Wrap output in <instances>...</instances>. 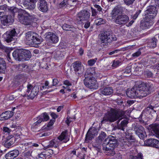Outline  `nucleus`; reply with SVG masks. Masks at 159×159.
I'll return each instance as SVG.
<instances>
[{"mask_svg":"<svg viewBox=\"0 0 159 159\" xmlns=\"http://www.w3.org/2000/svg\"><path fill=\"white\" fill-rule=\"evenodd\" d=\"M124 114V111L120 109L111 108L108 109L107 112L105 114L103 120L101 121V123H111L119 120L117 121L118 124L120 120L123 118Z\"/></svg>","mask_w":159,"mask_h":159,"instance_id":"nucleus-1","label":"nucleus"},{"mask_svg":"<svg viewBox=\"0 0 159 159\" xmlns=\"http://www.w3.org/2000/svg\"><path fill=\"white\" fill-rule=\"evenodd\" d=\"M25 34V42L27 45H37L40 44L43 41L41 36L34 32L28 31Z\"/></svg>","mask_w":159,"mask_h":159,"instance_id":"nucleus-2","label":"nucleus"},{"mask_svg":"<svg viewBox=\"0 0 159 159\" xmlns=\"http://www.w3.org/2000/svg\"><path fill=\"white\" fill-rule=\"evenodd\" d=\"M12 56L16 61H24L28 60L31 57V53L29 50L17 49L12 53Z\"/></svg>","mask_w":159,"mask_h":159,"instance_id":"nucleus-3","label":"nucleus"},{"mask_svg":"<svg viewBox=\"0 0 159 159\" xmlns=\"http://www.w3.org/2000/svg\"><path fill=\"white\" fill-rule=\"evenodd\" d=\"M138 98H143L149 94L153 89V85L150 83H142L138 86L136 85Z\"/></svg>","mask_w":159,"mask_h":159,"instance_id":"nucleus-4","label":"nucleus"},{"mask_svg":"<svg viewBox=\"0 0 159 159\" xmlns=\"http://www.w3.org/2000/svg\"><path fill=\"white\" fill-rule=\"evenodd\" d=\"M70 138L67 131L62 132L57 138H54L50 141L49 146L50 147L57 148L60 144L63 143H66L69 140Z\"/></svg>","mask_w":159,"mask_h":159,"instance_id":"nucleus-5","label":"nucleus"},{"mask_svg":"<svg viewBox=\"0 0 159 159\" xmlns=\"http://www.w3.org/2000/svg\"><path fill=\"white\" fill-rule=\"evenodd\" d=\"M101 46L106 48L113 41H116V38L111 35V32L109 31H105L102 33L100 37Z\"/></svg>","mask_w":159,"mask_h":159,"instance_id":"nucleus-6","label":"nucleus"},{"mask_svg":"<svg viewBox=\"0 0 159 159\" xmlns=\"http://www.w3.org/2000/svg\"><path fill=\"white\" fill-rule=\"evenodd\" d=\"M27 90L26 95L28 99H33L38 94L39 91V87L38 86H33L30 84L27 86Z\"/></svg>","mask_w":159,"mask_h":159,"instance_id":"nucleus-7","label":"nucleus"},{"mask_svg":"<svg viewBox=\"0 0 159 159\" xmlns=\"http://www.w3.org/2000/svg\"><path fill=\"white\" fill-rule=\"evenodd\" d=\"M90 16V12L84 9L78 13L76 19L79 23L80 22H83L89 20Z\"/></svg>","mask_w":159,"mask_h":159,"instance_id":"nucleus-8","label":"nucleus"},{"mask_svg":"<svg viewBox=\"0 0 159 159\" xmlns=\"http://www.w3.org/2000/svg\"><path fill=\"white\" fill-rule=\"evenodd\" d=\"M75 74L79 76H81L84 71L83 65L80 61H76L72 64Z\"/></svg>","mask_w":159,"mask_h":159,"instance_id":"nucleus-9","label":"nucleus"},{"mask_svg":"<svg viewBox=\"0 0 159 159\" xmlns=\"http://www.w3.org/2000/svg\"><path fill=\"white\" fill-rule=\"evenodd\" d=\"M17 35L16 32L14 29L8 31L3 35L4 40L9 43L15 40Z\"/></svg>","mask_w":159,"mask_h":159,"instance_id":"nucleus-10","label":"nucleus"},{"mask_svg":"<svg viewBox=\"0 0 159 159\" xmlns=\"http://www.w3.org/2000/svg\"><path fill=\"white\" fill-rule=\"evenodd\" d=\"M84 82L85 86L88 88L94 89L98 88V84L94 78H85Z\"/></svg>","mask_w":159,"mask_h":159,"instance_id":"nucleus-11","label":"nucleus"},{"mask_svg":"<svg viewBox=\"0 0 159 159\" xmlns=\"http://www.w3.org/2000/svg\"><path fill=\"white\" fill-rule=\"evenodd\" d=\"M129 19V17L127 15H119L116 17L114 22L117 25V26H119L125 24L128 22Z\"/></svg>","mask_w":159,"mask_h":159,"instance_id":"nucleus-12","label":"nucleus"},{"mask_svg":"<svg viewBox=\"0 0 159 159\" xmlns=\"http://www.w3.org/2000/svg\"><path fill=\"white\" fill-rule=\"evenodd\" d=\"M132 126L136 134L140 139L144 138L146 133L143 127L136 123L133 124Z\"/></svg>","mask_w":159,"mask_h":159,"instance_id":"nucleus-13","label":"nucleus"},{"mask_svg":"<svg viewBox=\"0 0 159 159\" xmlns=\"http://www.w3.org/2000/svg\"><path fill=\"white\" fill-rule=\"evenodd\" d=\"M102 147L103 150L107 155L113 156L116 154L115 149L117 147L108 144L107 143H103Z\"/></svg>","mask_w":159,"mask_h":159,"instance_id":"nucleus-14","label":"nucleus"},{"mask_svg":"<svg viewBox=\"0 0 159 159\" xmlns=\"http://www.w3.org/2000/svg\"><path fill=\"white\" fill-rule=\"evenodd\" d=\"M49 119L48 115L46 112L42 113L39 116L34 119L36 122L34 123V126L37 125L38 124L41 123L42 122L46 121Z\"/></svg>","mask_w":159,"mask_h":159,"instance_id":"nucleus-15","label":"nucleus"},{"mask_svg":"<svg viewBox=\"0 0 159 159\" xmlns=\"http://www.w3.org/2000/svg\"><path fill=\"white\" fill-rule=\"evenodd\" d=\"M19 21L22 24L26 25H30V20L29 19L28 16L25 15V13H19L18 15Z\"/></svg>","mask_w":159,"mask_h":159,"instance_id":"nucleus-16","label":"nucleus"},{"mask_svg":"<svg viewBox=\"0 0 159 159\" xmlns=\"http://www.w3.org/2000/svg\"><path fill=\"white\" fill-rule=\"evenodd\" d=\"M46 38L51 43L55 44L57 43L58 41V37L55 34L50 32H47L45 34Z\"/></svg>","mask_w":159,"mask_h":159,"instance_id":"nucleus-17","label":"nucleus"},{"mask_svg":"<svg viewBox=\"0 0 159 159\" xmlns=\"http://www.w3.org/2000/svg\"><path fill=\"white\" fill-rule=\"evenodd\" d=\"M2 24L4 25H7L8 23H12L14 21L13 17L11 15H4L1 18Z\"/></svg>","mask_w":159,"mask_h":159,"instance_id":"nucleus-18","label":"nucleus"},{"mask_svg":"<svg viewBox=\"0 0 159 159\" xmlns=\"http://www.w3.org/2000/svg\"><path fill=\"white\" fill-rule=\"evenodd\" d=\"M37 6L39 9L43 12H46L48 10L47 2L45 0H39Z\"/></svg>","mask_w":159,"mask_h":159,"instance_id":"nucleus-19","label":"nucleus"},{"mask_svg":"<svg viewBox=\"0 0 159 159\" xmlns=\"http://www.w3.org/2000/svg\"><path fill=\"white\" fill-rule=\"evenodd\" d=\"M13 115V112L11 111H7L3 112L0 114V120L4 121L7 120Z\"/></svg>","mask_w":159,"mask_h":159,"instance_id":"nucleus-20","label":"nucleus"},{"mask_svg":"<svg viewBox=\"0 0 159 159\" xmlns=\"http://www.w3.org/2000/svg\"><path fill=\"white\" fill-rule=\"evenodd\" d=\"M136 85L130 89H128L126 92L127 96L131 98H138V94H137Z\"/></svg>","mask_w":159,"mask_h":159,"instance_id":"nucleus-21","label":"nucleus"},{"mask_svg":"<svg viewBox=\"0 0 159 159\" xmlns=\"http://www.w3.org/2000/svg\"><path fill=\"white\" fill-rule=\"evenodd\" d=\"M124 8L120 6H117L111 12V15L112 17H116L119 14H121L122 13Z\"/></svg>","mask_w":159,"mask_h":159,"instance_id":"nucleus-22","label":"nucleus"},{"mask_svg":"<svg viewBox=\"0 0 159 159\" xmlns=\"http://www.w3.org/2000/svg\"><path fill=\"white\" fill-rule=\"evenodd\" d=\"M19 152L18 150H14L11 151L5 155L6 159H14L19 154Z\"/></svg>","mask_w":159,"mask_h":159,"instance_id":"nucleus-23","label":"nucleus"},{"mask_svg":"<svg viewBox=\"0 0 159 159\" xmlns=\"http://www.w3.org/2000/svg\"><path fill=\"white\" fill-rule=\"evenodd\" d=\"M103 143H107V144L111 145L112 146H116L118 145V142L116 139L114 137H109L107 138L104 141Z\"/></svg>","mask_w":159,"mask_h":159,"instance_id":"nucleus-24","label":"nucleus"},{"mask_svg":"<svg viewBox=\"0 0 159 159\" xmlns=\"http://www.w3.org/2000/svg\"><path fill=\"white\" fill-rule=\"evenodd\" d=\"M16 141V138L13 137L8 136L6 138L4 145L6 147L9 148Z\"/></svg>","mask_w":159,"mask_h":159,"instance_id":"nucleus-25","label":"nucleus"},{"mask_svg":"<svg viewBox=\"0 0 159 159\" xmlns=\"http://www.w3.org/2000/svg\"><path fill=\"white\" fill-rule=\"evenodd\" d=\"M100 93L105 95H109L113 93V89L111 87H106L101 89Z\"/></svg>","mask_w":159,"mask_h":159,"instance_id":"nucleus-26","label":"nucleus"},{"mask_svg":"<svg viewBox=\"0 0 159 159\" xmlns=\"http://www.w3.org/2000/svg\"><path fill=\"white\" fill-rule=\"evenodd\" d=\"M157 39L155 37H153L148 40L147 46L150 48H154L157 47Z\"/></svg>","mask_w":159,"mask_h":159,"instance_id":"nucleus-27","label":"nucleus"},{"mask_svg":"<svg viewBox=\"0 0 159 159\" xmlns=\"http://www.w3.org/2000/svg\"><path fill=\"white\" fill-rule=\"evenodd\" d=\"M146 11L147 14H153L154 16H156L157 13V10L156 7L151 6L147 7Z\"/></svg>","mask_w":159,"mask_h":159,"instance_id":"nucleus-28","label":"nucleus"},{"mask_svg":"<svg viewBox=\"0 0 159 159\" xmlns=\"http://www.w3.org/2000/svg\"><path fill=\"white\" fill-rule=\"evenodd\" d=\"M152 25V22L151 21H148L145 20L144 21L140 24V27L141 29L143 30L148 28L150 26Z\"/></svg>","mask_w":159,"mask_h":159,"instance_id":"nucleus-29","label":"nucleus"},{"mask_svg":"<svg viewBox=\"0 0 159 159\" xmlns=\"http://www.w3.org/2000/svg\"><path fill=\"white\" fill-rule=\"evenodd\" d=\"M24 5L27 9L30 10H34L36 6V4L31 2L29 1L25 0V2L24 3Z\"/></svg>","mask_w":159,"mask_h":159,"instance_id":"nucleus-30","label":"nucleus"},{"mask_svg":"<svg viewBox=\"0 0 159 159\" xmlns=\"http://www.w3.org/2000/svg\"><path fill=\"white\" fill-rule=\"evenodd\" d=\"M91 67H90L87 68L84 75L85 78H94V72H92L93 73H91Z\"/></svg>","mask_w":159,"mask_h":159,"instance_id":"nucleus-31","label":"nucleus"},{"mask_svg":"<svg viewBox=\"0 0 159 159\" xmlns=\"http://www.w3.org/2000/svg\"><path fill=\"white\" fill-rule=\"evenodd\" d=\"M135 140H129L128 139H123L122 140H121L120 141L122 143V144L123 146H124L125 148H126V146L128 147L130 146L132 144L134 143Z\"/></svg>","mask_w":159,"mask_h":159,"instance_id":"nucleus-32","label":"nucleus"},{"mask_svg":"<svg viewBox=\"0 0 159 159\" xmlns=\"http://www.w3.org/2000/svg\"><path fill=\"white\" fill-rule=\"evenodd\" d=\"M128 123V120L125 119L122 120L120 124L118 125V127L119 129L124 131L125 127L126 126Z\"/></svg>","mask_w":159,"mask_h":159,"instance_id":"nucleus-33","label":"nucleus"},{"mask_svg":"<svg viewBox=\"0 0 159 159\" xmlns=\"http://www.w3.org/2000/svg\"><path fill=\"white\" fill-rule=\"evenodd\" d=\"M9 12L11 14V16H13L14 17V15L16 13L18 12L20 13L19 12L20 10L17 8L15 7H11L9 8H8Z\"/></svg>","mask_w":159,"mask_h":159,"instance_id":"nucleus-34","label":"nucleus"},{"mask_svg":"<svg viewBox=\"0 0 159 159\" xmlns=\"http://www.w3.org/2000/svg\"><path fill=\"white\" fill-rule=\"evenodd\" d=\"M156 139H150L146 140L144 142V144L147 146L152 147L154 143H156Z\"/></svg>","mask_w":159,"mask_h":159,"instance_id":"nucleus-35","label":"nucleus"},{"mask_svg":"<svg viewBox=\"0 0 159 159\" xmlns=\"http://www.w3.org/2000/svg\"><path fill=\"white\" fill-rule=\"evenodd\" d=\"M131 130L129 129L126 131L125 132L126 139H128L129 140H135V138L132 135V133L131 132Z\"/></svg>","mask_w":159,"mask_h":159,"instance_id":"nucleus-36","label":"nucleus"},{"mask_svg":"<svg viewBox=\"0 0 159 159\" xmlns=\"http://www.w3.org/2000/svg\"><path fill=\"white\" fill-rule=\"evenodd\" d=\"M102 143H99V141L96 140V141L93 143V147L98 152H99L101 148V144Z\"/></svg>","mask_w":159,"mask_h":159,"instance_id":"nucleus-37","label":"nucleus"},{"mask_svg":"<svg viewBox=\"0 0 159 159\" xmlns=\"http://www.w3.org/2000/svg\"><path fill=\"white\" fill-rule=\"evenodd\" d=\"M62 27L63 30L67 31L72 30V31H74L75 29L73 26L66 24L63 25Z\"/></svg>","mask_w":159,"mask_h":159,"instance_id":"nucleus-38","label":"nucleus"},{"mask_svg":"<svg viewBox=\"0 0 159 159\" xmlns=\"http://www.w3.org/2000/svg\"><path fill=\"white\" fill-rule=\"evenodd\" d=\"M129 158L130 159H144L143 154L140 152L136 155H130Z\"/></svg>","mask_w":159,"mask_h":159,"instance_id":"nucleus-39","label":"nucleus"},{"mask_svg":"<svg viewBox=\"0 0 159 159\" xmlns=\"http://www.w3.org/2000/svg\"><path fill=\"white\" fill-rule=\"evenodd\" d=\"M152 131L159 137V124H155L152 127Z\"/></svg>","mask_w":159,"mask_h":159,"instance_id":"nucleus-40","label":"nucleus"},{"mask_svg":"<svg viewBox=\"0 0 159 159\" xmlns=\"http://www.w3.org/2000/svg\"><path fill=\"white\" fill-rule=\"evenodd\" d=\"M94 137L93 135L91 133V132L89 130L86 135L85 139L86 142H89V141L91 140Z\"/></svg>","mask_w":159,"mask_h":159,"instance_id":"nucleus-41","label":"nucleus"},{"mask_svg":"<svg viewBox=\"0 0 159 159\" xmlns=\"http://www.w3.org/2000/svg\"><path fill=\"white\" fill-rule=\"evenodd\" d=\"M106 136V133L103 131H101V133L99 135L98 138L97 139V140L99 142V143L101 142L102 143V141L105 138Z\"/></svg>","mask_w":159,"mask_h":159,"instance_id":"nucleus-42","label":"nucleus"},{"mask_svg":"<svg viewBox=\"0 0 159 159\" xmlns=\"http://www.w3.org/2000/svg\"><path fill=\"white\" fill-rule=\"evenodd\" d=\"M24 146L25 147V148L26 151L32 149H33L32 144V142H28L27 143H24Z\"/></svg>","mask_w":159,"mask_h":159,"instance_id":"nucleus-43","label":"nucleus"},{"mask_svg":"<svg viewBox=\"0 0 159 159\" xmlns=\"http://www.w3.org/2000/svg\"><path fill=\"white\" fill-rule=\"evenodd\" d=\"M106 23V20L102 18L98 19L96 21V25H99L102 24H104Z\"/></svg>","mask_w":159,"mask_h":159,"instance_id":"nucleus-44","label":"nucleus"},{"mask_svg":"<svg viewBox=\"0 0 159 159\" xmlns=\"http://www.w3.org/2000/svg\"><path fill=\"white\" fill-rule=\"evenodd\" d=\"M148 15L147 16V17L146 18V20H147L148 21H151L152 22V24L153 23V19L154 18V17L156 16H154V14H148Z\"/></svg>","mask_w":159,"mask_h":159,"instance_id":"nucleus-45","label":"nucleus"},{"mask_svg":"<svg viewBox=\"0 0 159 159\" xmlns=\"http://www.w3.org/2000/svg\"><path fill=\"white\" fill-rule=\"evenodd\" d=\"M89 130L90 132H91V133H92L94 136L97 135L98 134V130L95 128L93 127L92 128H90L89 129Z\"/></svg>","mask_w":159,"mask_h":159,"instance_id":"nucleus-46","label":"nucleus"},{"mask_svg":"<svg viewBox=\"0 0 159 159\" xmlns=\"http://www.w3.org/2000/svg\"><path fill=\"white\" fill-rule=\"evenodd\" d=\"M97 60V58H95L94 59L89 60H88V64L89 66H93L94 64L96 62Z\"/></svg>","mask_w":159,"mask_h":159,"instance_id":"nucleus-47","label":"nucleus"},{"mask_svg":"<svg viewBox=\"0 0 159 159\" xmlns=\"http://www.w3.org/2000/svg\"><path fill=\"white\" fill-rule=\"evenodd\" d=\"M144 75L145 76H147L149 78L152 77L153 76V74L152 73L148 70L145 71L144 72Z\"/></svg>","mask_w":159,"mask_h":159,"instance_id":"nucleus-48","label":"nucleus"},{"mask_svg":"<svg viewBox=\"0 0 159 159\" xmlns=\"http://www.w3.org/2000/svg\"><path fill=\"white\" fill-rule=\"evenodd\" d=\"M141 54V52L140 51V50L139 49L137 52H135L133 53L132 55V57L134 58H136L139 56H140Z\"/></svg>","mask_w":159,"mask_h":159,"instance_id":"nucleus-49","label":"nucleus"},{"mask_svg":"<svg viewBox=\"0 0 159 159\" xmlns=\"http://www.w3.org/2000/svg\"><path fill=\"white\" fill-rule=\"evenodd\" d=\"M68 5L69 4L68 3L67 0H64L60 3L59 5V7L60 8H62Z\"/></svg>","mask_w":159,"mask_h":159,"instance_id":"nucleus-50","label":"nucleus"},{"mask_svg":"<svg viewBox=\"0 0 159 159\" xmlns=\"http://www.w3.org/2000/svg\"><path fill=\"white\" fill-rule=\"evenodd\" d=\"M141 11V10H139L137 11L136 13L134 14L132 16V17L133 19L134 20H135L138 17L139 15L140 14Z\"/></svg>","mask_w":159,"mask_h":159,"instance_id":"nucleus-51","label":"nucleus"},{"mask_svg":"<svg viewBox=\"0 0 159 159\" xmlns=\"http://www.w3.org/2000/svg\"><path fill=\"white\" fill-rule=\"evenodd\" d=\"M55 121V120H50L47 125V127H48L47 129H50L51 128L50 127L52 126L53 125Z\"/></svg>","mask_w":159,"mask_h":159,"instance_id":"nucleus-52","label":"nucleus"},{"mask_svg":"<svg viewBox=\"0 0 159 159\" xmlns=\"http://www.w3.org/2000/svg\"><path fill=\"white\" fill-rule=\"evenodd\" d=\"M92 11V16L94 17H96L97 15L98 12L95 9H93V7L91 8Z\"/></svg>","mask_w":159,"mask_h":159,"instance_id":"nucleus-53","label":"nucleus"},{"mask_svg":"<svg viewBox=\"0 0 159 159\" xmlns=\"http://www.w3.org/2000/svg\"><path fill=\"white\" fill-rule=\"evenodd\" d=\"M47 156V154H46V152H43L39 155V158H41L43 159L46 158Z\"/></svg>","mask_w":159,"mask_h":159,"instance_id":"nucleus-54","label":"nucleus"},{"mask_svg":"<svg viewBox=\"0 0 159 159\" xmlns=\"http://www.w3.org/2000/svg\"><path fill=\"white\" fill-rule=\"evenodd\" d=\"M29 19L30 20V25L31 24L32 22L35 21L37 20V18L35 15L30 16L29 15Z\"/></svg>","mask_w":159,"mask_h":159,"instance_id":"nucleus-55","label":"nucleus"},{"mask_svg":"<svg viewBox=\"0 0 159 159\" xmlns=\"http://www.w3.org/2000/svg\"><path fill=\"white\" fill-rule=\"evenodd\" d=\"M135 0H124L125 3L128 6L132 4Z\"/></svg>","mask_w":159,"mask_h":159,"instance_id":"nucleus-56","label":"nucleus"},{"mask_svg":"<svg viewBox=\"0 0 159 159\" xmlns=\"http://www.w3.org/2000/svg\"><path fill=\"white\" fill-rule=\"evenodd\" d=\"M120 63V61L118 60H114L113 61L112 66L113 67L116 68L118 66Z\"/></svg>","mask_w":159,"mask_h":159,"instance_id":"nucleus-57","label":"nucleus"},{"mask_svg":"<svg viewBox=\"0 0 159 159\" xmlns=\"http://www.w3.org/2000/svg\"><path fill=\"white\" fill-rule=\"evenodd\" d=\"M131 67L130 66L127 67L125 69V71L124 72V74H130L131 72Z\"/></svg>","mask_w":159,"mask_h":159,"instance_id":"nucleus-58","label":"nucleus"},{"mask_svg":"<svg viewBox=\"0 0 159 159\" xmlns=\"http://www.w3.org/2000/svg\"><path fill=\"white\" fill-rule=\"evenodd\" d=\"M86 22L84 23V27L85 29H88L90 25V22L89 20L85 21Z\"/></svg>","mask_w":159,"mask_h":159,"instance_id":"nucleus-59","label":"nucleus"},{"mask_svg":"<svg viewBox=\"0 0 159 159\" xmlns=\"http://www.w3.org/2000/svg\"><path fill=\"white\" fill-rule=\"evenodd\" d=\"M94 7L97 9L99 13H100V12H102V13L103 12L102 11V9L99 5L97 4H95L94 5Z\"/></svg>","mask_w":159,"mask_h":159,"instance_id":"nucleus-60","label":"nucleus"},{"mask_svg":"<svg viewBox=\"0 0 159 159\" xmlns=\"http://www.w3.org/2000/svg\"><path fill=\"white\" fill-rule=\"evenodd\" d=\"M58 82L59 81L57 79H53L52 80V84L51 85L50 87L52 88L53 86H56L58 84Z\"/></svg>","mask_w":159,"mask_h":159,"instance_id":"nucleus-61","label":"nucleus"},{"mask_svg":"<svg viewBox=\"0 0 159 159\" xmlns=\"http://www.w3.org/2000/svg\"><path fill=\"white\" fill-rule=\"evenodd\" d=\"M7 6L6 4L0 6V10H2L3 11H5L7 10Z\"/></svg>","mask_w":159,"mask_h":159,"instance_id":"nucleus-62","label":"nucleus"},{"mask_svg":"<svg viewBox=\"0 0 159 159\" xmlns=\"http://www.w3.org/2000/svg\"><path fill=\"white\" fill-rule=\"evenodd\" d=\"M156 143H154L153 145V146L152 147L155 148H159V141L157 139H156Z\"/></svg>","mask_w":159,"mask_h":159,"instance_id":"nucleus-63","label":"nucleus"},{"mask_svg":"<svg viewBox=\"0 0 159 159\" xmlns=\"http://www.w3.org/2000/svg\"><path fill=\"white\" fill-rule=\"evenodd\" d=\"M33 151V149H29L28 151L25 152L24 155L25 156H31V153H32Z\"/></svg>","mask_w":159,"mask_h":159,"instance_id":"nucleus-64","label":"nucleus"}]
</instances>
